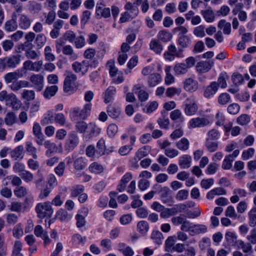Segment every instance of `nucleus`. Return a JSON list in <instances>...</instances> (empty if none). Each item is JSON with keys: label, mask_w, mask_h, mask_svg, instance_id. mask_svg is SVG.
I'll return each instance as SVG.
<instances>
[{"label": "nucleus", "mask_w": 256, "mask_h": 256, "mask_svg": "<svg viewBox=\"0 0 256 256\" xmlns=\"http://www.w3.org/2000/svg\"><path fill=\"white\" fill-rule=\"evenodd\" d=\"M64 76H65L63 86L64 92L69 94L74 93L79 86L76 76L69 71H66Z\"/></svg>", "instance_id": "nucleus-1"}, {"label": "nucleus", "mask_w": 256, "mask_h": 256, "mask_svg": "<svg viewBox=\"0 0 256 256\" xmlns=\"http://www.w3.org/2000/svg\"><path fill=\"white\" fill-rule=\"evenodd\" d=\"M0 102H4L5 104L11 106L14 110H18L22 106L20 100L14 93L8 94L6 90L0 92Z\"/></svg>", "instance_id": "nucleus-2"}, {"label": "nucleus", "mask_w": 256, "mask_h": 256, "mask_svg": "<svg viewBox=\"0 0 256 256\" xmlns=\"http://www.w3.org/2000/svg\"><path fill=\"white\" fill-rule=\"evenodd\" d=\"M35 210L38 216L42 219L46 217L50 218L54 213L52 206L48 201L38 203Z\"/></svg>", "instance_id": "nucleus-3"}, {"label": "nucleus", "mask_w": 256, "mask_h": 256, "mask_svg": "<svg viewBox=\"0 0 256 256\" xmlns=\"http://www.w3.org/2000/svg\"><path fill=\"white\" fill-rule=\"evenodd\" d=\"M20 62V55H12L8 57L0 58V64L3 68H14Z\"/></svg>", "instance_id": "nucleus-4"}, {"label": "nucleus", "mask_w": 256, "mask_h": 256, "mask_svg": "<svg viewBox=\"0 0 256 256\" xmlns=\"http://www.w3.org/2000/svg\"><path fill=\"white\" fill-rule=\"evenodd\" d=\"M186 206L184 204H176L172 208H164L160 213V216L162 218H166L177 214L178 212L185 210Z\"/></svg>", "instance_id": "nucleus-5"}, {"label": "nucleus", "mask_w": 256, "mask_h": 256, "mask_svg": "<svg viewBox=\"0 0 256 256\" xmlns=\"http://www.w3.org/2000/svg\"><path fill=\"white\" fill-rule=\"evenodd\" d=\"M95 124L90 122L86 124L85 122H81V133L84 140L88 141L90 139L95 132Z\"/></svg>", "instance_id": "nucleus-6"}, {"label": "nucleus", "mask_w": 256, "mask_h": 256, "mask_svg": "<svg viewBox=\"0 0 256 256\" xmlns=\"http://www.w3.org/2000/svg\"><path fill=\"white\" fill-rule=\"evenodd\" d=\"M30 84L37 92L42 91L44 88V76L41 74H32L29 78Z\"/></svg>", "instance_id": "nucleus-7"}, {"label": "nucleus", "mask_w": 256, "mask_h": 256, "mask_svg": "<svg viewBox=\"0 0 256 256\" xmlns=\"http://www.w3.org/2000/svg\"><path fill=\"white\" fill-rule=\"evenodd\" d=\"M44 62L42 60L33 62L30 60H27L23 64V68L27 72L28 70L34 72H39L42 70Z\"/></svg>", "instance_id": "nucleus-8"}, {"label": "nucleus", "mask_w": 256, "mask_h": 256, "mask_svg": "<svg viewBox=\"0 0 256 256\" xmlns=\"http://www.w3.org/2000/svg\"><path fill=\"white\" fill-rule=\"evenodd\" d=\"M17 18H18V26L20 28L26 30L30 28L32 21L28 14H18Z\"/></svg>", "instance_id": "nucleus-9"}, {"label": "nucleus", "mask_w": 256, "mask_h": 256, "mask_svg": "<svg viewBox=\"0 0 256 256\" xmlns=\"http://www.w3.org/2000/svg\"><path fill=\"white\" fill-rule=\"evenodd\" d=\"M198 109L197 104L194 98H189L186 99L184 108L186 114L188 116L194 115Z\"/></svg>", "instance_id": "nucleus-10"}, {"label": "nucleus", "mask_w": 256, "mask_h": 256, "mask_svg": "<svg viewBox=\"0 0 256 256\" xmlns=\"http://www.w3.org/2000/svg\"><path fill=\"white\" fill-rule=\"evenodd\" d=\"M18 14L13 12L12 15V18L7 20L4 24V29L8 32H14L17 30L18 26L16 21Z\"/></svg>", "instance_id": "nucleus-11"}, {"label": "nucleus", "mask_w": 256, "mask_h": 256, "mask_svg": "<svg viewBox=\"0 0 256 256\" xmlns=\"http://www.w3.org/2000/svg\"><path fill=\"white\" fill-rule=\"evenodd\" d=\"M183 84L184 90L188 92H193L198 88V81L190 78H186Z\"/></svg>", "instance_id": "nucleus-12"}, {"label": "nucleus", "mask_w": 256, "mask_h": 256, "mask_svg": "<svg viewBox=\"0 0 256 256\" xmlns=\"http://www.w3.org/2000/svg\"><path fill=\"white\" fill-rule=\"evenodd\" d=\"M78 142L79 139L76 134L74 132L70 133L66 144V150L68 151L73 150L78 144Z\"/></svg>", "instance_id": "nucleus-13"}, {"label": "nucleus", "mask_w": 256, "mask_h": 256, "mask_svg": "<svg viewBox=\"0 0 256 256\" xmlns=\"http://www.w3.org/2000/svg\"><path fill=\"white\" fill-rule=\"evenodd\" d=\"M160 199L164 203L170 205L173 202V198L171 195V190L166 186L162 188L160 190Z\"/></svg>", "instance_id": "nucleus-14"}, {"label": "nucleus", "mask_w": 256, "mask_h": 256, "mask_svg": "<svg viewBox=\"0 0 256 256\" xmlns=\"http://www.w3.org/2000/svg\"><path fill=\"white\" fill-rule=\"evenodd\" d=\"M213 61H201L197 63L196 66V71L200 74L208 72L213 66Z\"/></svg>", "instance_id": "nucleus-15"}, {"label": "nucleus", "mask_w": 256, "mask_h": 256, "mask_svg": "<svg viewBox=\"0 0 256 256\" xmlns=\"http://www.w3.org/2000/svg\"><path fill=\"white\" fill-rule=\"evenodd\" d=\"M218 84L216 82H212L204 90V96L209 98L213 96L218 90Z\"/></svg>", "instance_id": "nucleus-16"}, {"label": "nucleus", "mask_w": 256, "mask_h": 256, "mask_svg": "<svg viewBox=\"0 0 256 256\" xmlns=\"http://www.w3.org/2000/svg\"><path fill=\"white\" fill-rule=\"evenodd\" d=\"M210 124L208 120L205 118H192L189 122L191 128L203 127Z\"/></svg>", "instance_id": "nucleus-17"}, {"label": "nucleus", "mask_w": 256, "mask_h": 256, "mask_svg": "<svg viewBox=\"0 0 256 256\" xmlns=\"http://www.w3.org/2000/svg\"><path fill=\"white\" fill-rule=\"evenodd\" d=\"M30 86V82L25 80H19L14 81L9 86V88L13 92H18L22 88Z\"/></svg>", "instance_id": "nucleus-18"}, {"label": "nucleus", "mask_w": 256, "mask_h": 256, "mask_svg": "<svg viewBox=\"0 0 256 256\" xmlns=\"http://www.w3.org/2000/svg\"><path fill=\"white\" fill-rule=\"evenodd\" d=\"M64 37L65 40L70 42H74L76 48H80V38H76V34L73 31L68 30L66 32L64 35Z\"/></svg>", "instance_id": "nucleus-19"}, {"label": "nucleus", "mask_w": 256, "mask_h": 256, "mask_svg": "<svg viewBox=\"0 0 256 256\" xmlns=\"http://www.w3.org/2000/svg\"><path fill=\"white\" fill-rule=\"evenodd\" d=\"M118 250L124 256H133L134 254L132 248L130 246H126V244L124 242H120L118 244Z\"/></svg>", "instance_id": "nucleus-20"}, {"label": "nucleus", "mask_w": 256, "mask_h": 256, "mask_svg": "<svg viewBox=\"0 0 256 256\" xmlns=\"http://www.w3.org/2000/svg\"><path fill=\"white\" fill-rule=\"evenodd\" d=\"M132 174L130 172L126 173L122 178L120 184L118 186V190L120 192L124 190L126 184L132 180Z\"/></svg>", "instance_id": "nucleus-21"}, {"label": "nucleus", "mask_w": 256, "mask_h": 256, "mask_svg": "<svg viewBox=\"0 0 256 256\" xmlns=\"http://www.w3.org/2000/svg\"><path fill=\"white\" fill-rule=\"evenodd\" d=\"M24 151L23 146L22 145L18 146L10 152V156L15 160H21L24 157Z\"/></svg>", "instance_id": "nucleus-22"}, {"label": "nucleus", "mask_w": 256, "mask_h": 256, "mask_svg": "<svg viewBox=\"0 0 256 256\" xmlns=\"http://www.w3.org/2000/svg\"><path fill=\"white\" fill-rule=\"evenodd\" d=\"M106 111L108 116L112 118H118L120 114V108L116 105H109Z\"/></svg>", "instance_id": "nucleus-23"}, {"label": "nucleus", "mask_w": 256, "mask_h": 256, "mask_svg": "<svg viewBox=\"0 0 256 256\" xmlns=\"http://www.w3.org/2000/svg\"><path fill=\"white\" fill-rule=\"evenodd\" d=\"M162 80V78L158 73H152L148 77V84L150 87H154L158 84Z\"/></svg>", "instance_id": "nucleus-24"}, {"label": "nucleus", "mask_w": 256, "mask_h": 256, "mask_svg": "<svg viewBox=\"0 0 256 256\" xmlns=\"http://www.w3.org/2000/svg\"><path fill=\"white\" fill-rule=\"evenodd\" d=\"M200 14L207 22L210 23L214 21L215 15L214 12L212 9L202 10Z\"/></svg>", "instance_id": "nucleus-25"}, {"label": "nucleus", "mask_w": 256, "mask_h": 256, "mask_svg": "<svg viewBox=\"0 0 256 256\" xmlns=\"http://www.w3.org/2000/svg\"><path fill=\"white\" fill-rule=\"evenodd\" d=\"M58 90V86L56 85L48 86L44 92V96L46 99H50L54 96Z\"/></svg>", "instance_id": "nucleus-26"}, {"label": "nucleus", "mask_w": 256, "mask_h": 256, "mask_svg": "<svg viewBox=\"0 0 256 256\" xmlns=\"http://www.w3.org/2000/svg\"><path fill=\"white\" fill-rule=\"evenodd\" d=\"M207 231V227L204 224H193L191 230V234H204Z\"/></svg>", "instance_id": "nucleus-27"}, {"label": "nucleus", "mask_w": 256, "mask_h": 256, "mask_svg": "<svg viewBox=\"0 0 256 256\" xmlns=\"http://www.w3.org/2000/svg\"><path fill=\"white\" fill-rule=\"evenodd\" d=\"M178 43L183 49V48H188L191 45L192 40L188 36L182 35L179 37Z\"/></svg>", "instance_id": "nucleus-28"}, {"label": "nucleus", "mask_w": 256, "mask_h": 256, "mask_svg": "<svg viewBox=\"0 0 256 256\" xmlns=\"http://www.w3.org/2000/svg\"><path fill=\"white\" fill-rule=\"evenodd\" d=\"M116 92V88L114 86H109L106 90L104 94V102L106 103L110 102L114 98Z\"/></svg>", "instance_id": "nucleus-29"}, {"label": "nucleus", "mask_w": 256, "mask_h": 256, "mask_svg": "<svg viewBox=\"0 0 256 256\" xmlns=\"http://www.w3.org/2000/svg\"><path fill=\"white\" fill-rule=\"evenodd\" d=\"M150 48L151 50L156 54H160L163 50V46L157 40H153L150 44Z\"/></svg>", "instance_id": "nucleus-30"}, {"label": "nucleus", "mask_w": 256, "mask_h": 256, "mask_svg": "<svg viewBox=\"0 0 256 256\" xmlns=\"http://www.w3.org/2000/svg\"><path fill=\"white\" fill-rule=\"evenodd\" d=\"M106 150L105 140L100 138L98 142L96 150V157H100L104 154Z\"/></svg>", "instance_id": "nucleus-31"}, {"label": "nucleus", "mask_w": 256, "mask_h": 256, "mask_svg": "<svg viewBox=\"0 0 256 256\" xmlns=\"http://www.w3.org/2000/svg\"><path fill=\"white\" fill-rule=\"evenodd\" d=\"M192 158L188 155H184L180 158L179 165L182 168L186 169L190 167Z\"/></svg>", "instance_id": "nucleus-32"}, {"label": "nucleus", "mask_w": 256, "mask_h": 256, "mask_svg": "<svg viewBox=\"0 0 256 256\" xmlns=\"http://www.w3.org/2000/svg\"><path fill=\"white\" fill-rule=\"evenodd\" d=\"M176 146L180 150L186 151L189 148L190 142L186 138H183L176 142Z\"/></svg>", "instance_id": "nucleus-33"}, {"label": "nucleus", "mask_w": 256, "mask_h": 256, "mask_svg": "<svg viewBox=\"0 0 256 256\" xmlns=\"http://www.w3.org/2000/svg\"><path fill=\"white\" fill-rule=\"evenodd\" d=\"M44 146L46 148L48 149L47 151L46 152V154L48 156H50L52 154L56 152L58 149L56 144L51 142L50 140H47L44 142Z\"/></svg>", "instance_id": "nucleus-34"}, {"label": "nucleus", "mask_w": 256, "mask_h": 256, "mask_svg": "<svg viewBox=\"0 0 256 256\" xmlns=\"http://www.w3.org/2000/svg\"><path fill=\"white\" fill-rule=\"evenodd\" d=\"M62 52L64 54L69 56L72 60H76L78 56L74 52L72 48L70 45H66L62 48Z\"/></svg>", "instance_id": "nucleus-35"}, {"label": "nucleus", "mask_w": 256, "mask_h": 256, "mask_svg": "<svg viewBox=\"0 0 256 256\" xmlns=\"http://www.w3.org/2000/svg\"><path fill=\"white\" fill-rule=\"evenodd\" d=\"M175 236H171L168 237L165 242V251L167 252H172L173 251V248L174 246V244L176 242Z\"/></svg>", "instance_id": "nucleus-36"}, {"label": "nucleus", "mask_w": 256, "mask_h": 256, "mask_svg": "<svg viewBox=\"0 0 256 256\" xmlns=\"http://www.w3.org/2000/svg\"><path fill=\"white\" fill-rule=\"evenodd\" d=\"M149 152L148 147L144 146L140 148L136 153L134 159L136 160H140L141 158L148 155Z\"/></svg>", "instance_id": "nucleus-37"}, {"label": "nucleus", "mask_w": 256, "mask_h": 256, "mask_svg": "<svg viewBox=\"0 0 256 256\" xmlns=\"http://www.w3.org/2000/svg\"><path fill=\"white\" fill-rule=\"evenodd\" d=\"M25 148L26 152L32 156L34 159L38 158V156L36 154L37 150L36 148L33 146L32 142H27L26 144Z\"/></svg>", "instance_id": "nucleus-38"}, {"label": "nucleus", "mask_w": 256, "mask_h": 256, "mask_svg": "<svg viewBox=\"0 0 256 256\" xmlns=\"http://www.w3.org/2000/svg\"><path fill=\"white\" fill-rule=\"evenodd\" d=\"M56 216L61 222H68L72 218V216H70L66 210L62 208L58 211Z\"/></svg>", "instance_id": "nucleus-39"}, {"label": "nucleus", "mask_w": 256, "mask_h": 256, "mask_svg": "<svg viewBox=\"0 0 256 256\" xmlns=\"http://www.w3.org/2000/svg\"><path fill=\"white\" fill-rule=\"evenodd\" d=\"M188 68L184 63L177 64L175 65L174 70L176 74L180 75L186 74L188 71Z\"/></svg>", "instance_id": "nucleus-40"}, {"label": "nucleus", "mask_w": 256, "mask_h": 256, "mask_svg": "<svg viewBox=\"0 0 256 256\" xmlns=\"http://www.w3.org/2000/svg\"><path fill=\"white\" fill-rule=\"evenodd\" d=\"M135 3L128 2L124 5V9L126 12H129L133 16H136L138 14V8L134 6Z\"/></svg>", "instance_id": "nucleus-41"}, {"label": "nucleus", "mask_w": 256, "mask_h": 256, "mask_svg": "<svg viewBox=\"0 0 256 256\" xmlns=\"http://www.w3.org/2000/svg\"><path fill=\"white\" fill-rule=\"evenodd\" d=\"M46 42V38L44 34H38L35 40V44L38 48H40L44 46Z\"/></svg>", "instance_id": "nucleus-42"}, {"label": "nucleus", "mask_w": 256, "mask_h": 256, "mask_svg": "<svg viewBox=\"0 0 256 256\" xmlns=\"http://www.w3.org/2000/svg\"><path fill=\"white\" fill-rule=\"evenodd\" d=\"M168 50L176 58L183 57V49L180 48L178 50H177L176 46L174 44H171L168 46Z\"/></svg>", "instance_id": "nucleus-43"}, {"label": "nucleus", "mask_w": 256, "mask_h": 256, "mask_svg": "<svg viewBox=\"0 0 256 256\" xmlns=\"http://www.w3.org/2000/svg\"><path fill=\"white\" fill-rule=\"evenodd\" d=\"M4 122L6 125L11 126L16 122V117L13 112H8L5 118Z\"/></svg>", "instance_id": "nucleus-44"}, {"label": "nucleus", "mask_w": 256, "mask_h": 256, "mask_svg": "<svg viewBox=\"0 0 256 256\" xmlns=\"http://www.w3.org/2000/svg\"><path fill=\"white\" fill-rule=\"evenodd\" d=\"M218 142L212 141L209 138H207L206 142V146L208 150L210 152H216L218 148Z\"/></svg>", "instance_id": "nucleus-45"}, {"label": "nucleus", "mask_w": 256, "mask_h": 256, "mask_svg": "<svg viewBox=\"0 0 256 256\" xmlns=\"http://www.w3.org/2000/svg\"><path fill=\"white\" fill-rule=\"evenodd\" d=\"M28 192V190L26 187L20 186L14 190V194L18 198H22L27 195Z\"/></svg>", "instance_id": "nucleus-46"}, {"label": "nucleus", "mask_w": 256, "mask_h": 256, "mask_svg": "<svg viewBox=\"0 0 256 256\" xmlns=\"http://www.w3.org/2000/svg\"><path fill=\"white\" fill-rule=\"evenodd\" d=\"M158 38L164 42H168L172 39V35L168 32L161 30L158 32Z\"/></svg>", "instance_id": "nucleus-47"}, {"label": "nucleus", "mask_w": 256, "mask_h": 256, "mask_svg": "<svg viewBox=\"0 0 256 256\" xmlns=\"http://www.w3.org/2000/svg\"><path fill=\"white\" fill-rule=\"evenodd\" d=\"M151 238L155 243L160 245L162 244L164 238L162 234L159 231H153L151 234Z\"/></svg>", "instance_id": "nucleus-48"}, {"label": "nucleus", "mask_w": 256, "mask_h": 256, "mask_svg": "<svg viewBox=\"0 0 256 256\" xmlns=\"http://www.w3.org/2000/svg\"><path fill=\"white\" fill-rule=\"evenodd\" d=\"M138 230L142 234L146 233L149 229L148 223L144 220L140 221L137 224Z\"/></svg>", "instance_id": "nucleus-49"}, {"label": "nucleus", "mask_w": 256, "mask_h": 256, "mask_svg": "<svg viewBox=\"0 0 256 256\" xmlns=\"http://www.w3.org/2000/svg\"><path fill=\"white\" fill-rule=\"evenodd\" d=\"M52 50L50 46H46L44 48V54L45 60L53 62L56 60L55 56L52 52Z\"/></svg>", "instance_id": "nucleus-50"}, {"label": "nucleus", "mask_w": 256, "mask_h": 256, "mask_svg": "<svg viewBox=\"0 0 256 256\" xmlns=\"http://www.w3.org/2000/svg\"><path fill=\"white\" fill-rule=\"evenodd\" d=\"M22 97L26 100H32L35 98V92L33 90H24L22 93Z\"/></svg>", "instance_id": "nucleus-51"}, {"label": "nucleus", "mask_w": 256, "mask_h": 256, "mask_svg": "<svg viewBox=\"0 0 256 256\" xmlns=\"http://www.w3.org/2000/svg\"><path fill=\"white\" fill-rule=\"evenodd\" d=\"M249 225L251 227L256 226V208H253L248 214Z\"/></svg>", "instance_id": "nucleus-52"}, {"label": "nucleus", "mask_w": 256, "mask_h": 256, "mask_svg": "<svg viewBox=\"0 0 256 256\" xmlns=\"http://www.w3.org/2000/svg\"><path fill=\"white\" fill-rule=\"evenodd\" d=\"M21 178L26 182H31L34 179V175L30 171L24 170L20 174Z\"/></svg>", "instance_id": "nucleus-53"}, {"label": "nucleus", "mask_w": 256, "mask_h": 256, "mask_svg": "<svg viewBox=\"0 0 256 256\" xmlns=\"http://www.w3.org/2000/svg\"><path fill=\"white\" fill-rule=\"evenodd\" d=\"M230 100V96L228 93H222L218 98V102L222 105H224Z\"/></svg>", "instance_id": "nucleus-54"}, {"label": "nucleus", "mask_w": 256, "mask_h": 256, "mask_svg": "<svg viewBox=\"0 0 256 256\" xmlns=\"http://www.w3.org/2000/svg\"><path fill=\"white\" fill-rule=\"evenodd\" d=\"M92 104L90 103L86 104L83 109L81 110V118H86L90 113Z\"/></svg>", "instance_id": "nucleus-55"}, {"label": "nucleus", "mask_w": 256, "mask_h": 256, "mask_svg": "<svg viewBox=\"0 0 256 256\" xmlns=\"http://www.w3.org/2000/svg\"><path fill=\"white\" fill-rule=\"evenodd\" d=\"M89 170L92 172L100 174L102 172L103 168L101 164L97 162H93L89 166Z\"/></svg>", "instance_id": "nucleus-56"}, {"label": "nucleus", "mask_w": 256, "mask_h": 256, "mask_svg": "<svg viewBox=\"0 0 256 256\" xmlns=\"http://www.w3.org/2000/svg\"><path fill=\"white\" fill-rule=\"evenodd\" d=\"M22 250V244L20 240H16L14 244V248L12 254L15 256H22V254L20 253Z\"/></svg>", "instance_id": "nucleus-57"}, {"label": "nucleus", "mask_w": 256, "mask_h": 256, "mask_svg": "<svg viewBox=\"0 0 256 256\" xmlns=\"http://www.w3.org/2000/svg\"><path fill=\"white\" fill-rule=\"evenodd\" d=\"M204 29L205 27L203 25L196 26L194 30V34L197 37L203 38L206 35Z\"/></svg>", "instance_id": "nucleus-58"}, {"label": "nucleus", "mask_w": 256, "mask_h": 256, "mask_svg": "<svg viewBox=\"0 0 256 256\" xmlns=\"http://www.w3.org/2000/svg\"><path fill=\"white\" fill-rule=\"evenodd\" d=\"M118 131V126L114 124H110L107 128V134L110 138H113Z\"/></svg>", "instance_id": "nucleus-59"}, {"label": "nucleus", "mask_w": 256, "mask_h": 256, "mask_svg": "<svg viewBox=\"0 0 256 256\" xmlns=\"http://www.w3.org/2000/svg\"><path fill=\"white\" fill-rule=\"evenodd\" d=\"M182 92L180 88H176L174 87L168 88L166 92V94L168 97H172L175 94L179 95Z\"/></svg>", "instance_id": "nucleus-60"}, {"label": "nucleus", "mask_w": 256, "mask_h": 256, "mask_svg": "<svg viewBox=\"0 0 256 256\" xmlns=\"http://www.w3.org/2000/svg\"><path fill=\"white\" fill-rule=\"evenodd\" d=\"M65 168L66 164L64 162H62L55 168L54 172L58 176H62L64 175Z\"/></svg>", "instance_id": "nucleus-61"}, {"label": "nucleus", "mask_w": 256, "mask_h": 256, "mask_svg": "<svg viewBox=\"0 0 256 256\" xmlns=\"http://www.w3.org/2000/svg\"><path fill=\"white\" fill-rule=\"evenodd\" d=\"M240 110V106L236 103H234L231 104H230L227 108V110L228 112L231 114H237L239 112Z\"/></svg>", "instance_id": "nucleus-62"}, {"label": "nucleus", "mask_w": 256, "mask_h": 256, "mask_svg": "<svg viewBox=\"0 0 256 256\" xmlns=\"http://www.w3.org/2000/svg\"><path fill=\"white\" fill-rule=\"evenodd\" d=\"M6 178L11 180V183L14 186H18V187L22 184L21 178L16 176H6Z\"/></svg>", "instance_id": "nucleus-63"}, {"label": "nucleus", "mask_w": 256, "mask_h": 256, "mask_svg": "<svg viewBox=\"0 0 256 256\" xmlns=\"http://www.w3.org/2000/svg\"><path fill=\"white\" fill-rule=\"evenodd\" d=\"M250 121V117L246 114H242L237 118L238 123L242 126L246 124Z\"/></svg>", "instance_id": "nucleus-64"}]
</instances>
